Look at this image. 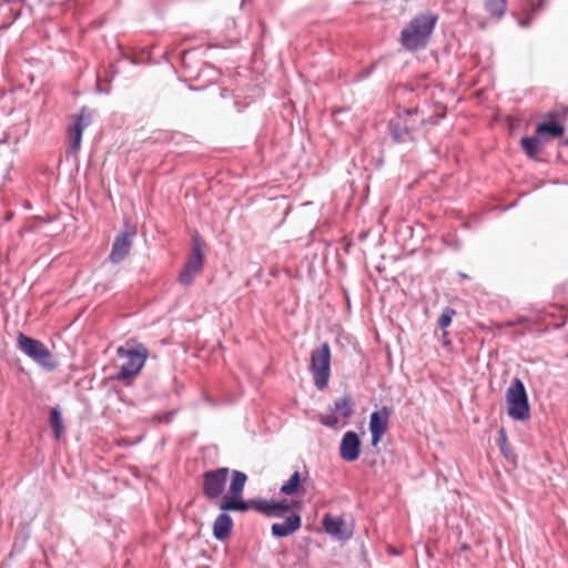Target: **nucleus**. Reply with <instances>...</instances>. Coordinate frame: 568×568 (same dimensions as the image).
<instances>
[{"label":"nucleus","mask_w":568,"mask_h":568,"mask_svg":"<svg viewBox=\"0 0 568 568\" xmlns=\"http://www.w3.org/2000/svg\"><path fill=\"white\" fill-rule=\"evenodd\" d=\"M230 475L227 467H221L207 470L203 474V494L209 499H217L222 497L219 508L223 511H246L250 508L268 517H282L287 513L291 506L284 501L267 500H250L245 501L242 497L247 476L240 471L233 470L229 490L223 495L226 480Z\"/></svg>","instance_id":"f257e3e1"},{"label":"nucleus","mask_w":568,"mask_h":568,"mask_svg":"<svg viewBox=\"0 0 568 568\" xmlns=\"http://www.w3.org/2000/svg\"><path fill=\"white\" fill-rule=\"evenodd\" d=\"M437 23V16L430 12L414 17L400 32V43L409 51L424 49Z\"/></svg>","instance_id":"f03ea898"},{"label":"nucleus","mask_w":568,"mask_h":568,"mask_svg":"<svg viewBox=\"0 0 568 568\" xmlns=\"http://www.w3.org/2000/svg\"><path fill=\"white\" fill-rule=\"evenodd\" d=\"M118 357L122 361L118 373L112 377L116 381H130L138 376L149 357L148 348L142 344L133 346H120L116 349Z\"/></svg>","instance_id":"7ed1b4c3"},{"label":"nucleus","mask_w":568,"mask_h":568,"mask_svg":"<svg viewBox=\"0 0 568 568\" xmlns=\"http://www.w3.org/2000/svg\"><path fill=\"white\" fill-rule=\"evenodd\" d=\"M508 416L515 420H526L530 417L528 396L523 382L514 378L506 390Z\"/></svg>","instance_id":"20e7f679"},{"label":"nucleus","mask_w":568,"mask_h":568,"mask_svg":"<svg viewBox=\"0 0 568 568\" xmlns=\"http://www.w3.org/2000/svg\"><path fill=\"white\" fill-rule=\"evenodd\" d=\"M17 347L43 368L50 371L55 367L51 352L42 342L19 333L17 336Z\"/></svg>","instance_id":"39448f33"},{"label":"nucleus","mask_w":568,"mask_h":568,"mask_svg":"<svg viewBox=\"0 0 568 568\" xmlns=\"http://www.w3.org/2000/svg\"><path fill=\"white\" fill-rule=\"evenodd\" d=\"M310 369L312 372L314 384L318 389H324L331 376V348L327 343L311 353Z\"/></svg>","instance_id":"423d86ee"},{"label":"nucleus","mask_w":568,"mask_h":568,"mask_svg":"<svg viewBox=\"0 0 568 568\" xmlns=\"http://www.w3.org/2000/svg\"><path fill=\"white\" fill-rule=\"evenodd\" d=\"M353 413L354 403L349 396L345 395L334 402L331 414L320 416V422L325 426L335 427L339 423V419L347 420Z\"/></svg>","instance_id":"0eeeda50"},{"label":"nucleus","mask_w":568,"mask_h":568,"mask_svg":"<svg viewBox=\"0 0 568 568\" xmlns=\"http://www.w3.org/2000/svg\"><path fill=\"white\" fill-rule=\"evenodd\" d=\"M324 530L339 540L349 539L353 535V527L341 516L326 514L323 518Z\"/></svg>","instance_id":"6e6552de"},{"label":"nucleus","mask_w":568,"mask_h":568,"mask_svg":"<svg viewBox=\"0 0 568 568\" xmlns=\"http://www.w3.org/2000/svg\"><path fill=\"white\" fill-rule=\"evenodd\" d=\"M203 263L204 256L202 251H193L179 275L180 283L185 286L190 285L202 271Z\"/></svg>","instance_id":"1a4fd4ad"},{"label":"nucleus","mask_w":568,"mask_h":568,"mask_svg":"<svg viewBox=\"0 0 568 568\" xmlns=\"http://www.w3.org/2000/svg\"><path fill=\"white\" fill-rule=\"evenodd\" d=\"M389 410L383 407L379 410H375L371 414L369 418V430L372 433V445L376 446L383 435L386 433L388 427Z\"/></svg>","instance_id":"9d476101"},{"label":"nucleus","mask_w":568,"mask_h":568,"mask_svg":"<svg viewBox=\"0 0 568 568\" xmlns=\"http://www.w3.org/2000/svg\"><path fill=\"white\" fill-rule=\"evenodd\" d=\"M361 440L355 432H346L339 445V455L346 462H354L359 457Z\"/></svg>","instance_id":"9b49d317"},{"label":"nucleus","mask_w":568,"mask_h":568,"mask_svg":"<svg viewBox=\"0 0 568 568\" xmlns=\"http://www.w3.org/2000/svg\"><path fill=\"white\" fill-rule=\"evenodd\" d=\"M302 519L297 514H291L283 523H274L271 527L275 537H286L301 528Z\"/></svg>","instance_id":"f8f14e48"},{"label":"nucleus","mask_w":568,"mask_h":568,"mask_svg":"<svg viewBox=\"0 0 568 568\" xmlns=\"http://www.w3.org/2000/svg\"><path fill=\"white\" fill-rule=\"evenodd\" d=\"M90 120L84 115V109L81 110L80 115L72 128L69 130L70 148L73 153H77L81 145L82 131L89 125Z\"/></svg>","instance_id":"ddd939ff"},{"label":"nucleus","mask_w":568,"mask_h":568,"mask_svg":"<svg viewBox=\"0 0 568 568\" xmlns=\"http://www.w3.org/2000/svg\"><path fill=\"white\" fill-rule=\"evenodd\" d=\"M233 528V520L226 514H221L216 517L213 525V535L217 540L226 539Z\"/></svg>","instance_id":"4468645a"},{"label":"nucleus","mask_w":568,"mask_h":568,"mask_svg":"<svg viewBox=\"0 0 568 568\" xmlns=\"http://www.w3.org/2000/svg\"><path fill=\"white\" fill-rule=\"evenodd\" d=\"M136 237V226L125 224L123 230L116 235L112 248H129L133 245Z\"/></svg>","instance_id":"2eb2a0df"},{"label":"nucleus","mask_w":568,"mask_h":568,"mask_svg":"<svg viewBox=\"0 0 568 568\" xmlns=\"http://www.w3.org/2000/svg\"><path fill=\"white\" fill-rule=\"evenodd\" d=\"M565 133V129L559 123L552 121L547 123H539L536 126V134L542 138L545 141L548 139L560 138Z\"/></svg>","instance_id":"dca6fc26"},{"label":"nucleus","mask_w":568,"mask_h":568,"mask_svg":"<svg viewBox=\"0 0 568 568\" xmlns=\"http://www.w3.org/2000/svg\"><path fill=\"white\" fill-rule=\"evenodd\" d=\"M545 140L536 134V136H525L520 140L523 150L529 158L535 159L541 151Z\"/></svg>","instance_id":"f3484780"},{"label":"nucleus","mask_w":568,"mask_h":568,"mask_svg":"<svg viewBox=\"0 0 568 568\" xmlns=\"http://www.w3.org/2000/svg\"><path fill=\"white\" fill-rule=\"evenodd\" d=\"M302 479L298 470L294 471L292 476L281 486L280 493L286 496H292L301 493Z\"/></svg>","instance_id":"a211bd4d"},{"label":"nucleus","mask_w":568,"mask_h":568,"mask_svg":"<svg viewBox=\"0 0 568 568\" xmlns=\"http://www.w3.org/2000/svg\"><path fill=\"white\" fill-rule=\"evenodd\" d=\"M486 11L490 17L500 19L507 9V0H484Z\"/></svg>","instance_id":"6ab92c4d"},{"label":"nucleus","mask_w":568,"mask_h":568,"mask_svg":"<svg viewBox=\"0 0 568 568\" xmlns=\"http://www.w3.org/2000/svg\"><path fill=\"white\" fill-rule=\"evenodd\" d=\"M456 315V311L452 307H445L438 318V325L443 329V337H447V332L445 331L453 321V317Z\"/></svg>","instance_id":"aec40b11"},{"label":"nucleus","mask_w":568,"mask_h":568,"mask_svg":"<svg viewBox=\"0 0 568 568\" xmlns=\"http://www.w3.org/2000/svg\"><path fill=\"white\" fill-rule=\"evenodd\" d=\"M50 424L54 430L55 438L59 439L62 436V434L64 433V426L62 423L61 415L57 408L51 409Z\"/></svg>","instance_id":"412c9836"},{"label":"nucleus","mask_w":568,"mask_h":568,"mask_svg":"<svg viewBox=\"0 0 568 568\" xmlns=\"http://www.w3.org/2000/svg\"><path fill=\"white\" fill-rule=\"evenodd\" d=\"M394 139L398 142H407L413 140V135L410 129L404 124L403 126L398 125L394 129Z\"/></svg>","instance_id":"4be33fe9"},{"label":"nucleus","mask_w":568,"mask_h":568,"mask_svg":"<svg viewBox=\"0 0 568 568\" xmlns=\"http://www.w3.org/2000/svg\"><path fill=\"white\" fill-rule=\"evenodd\" d=\"M443 116H444V113H440V114H437V115H434V116H429V118H427V119L422 118V119L419 120V123H420V124H432V125H434V124H437V123H438V120H439L440 118H443Z\"/></svg>","instance_id":"5701e85b"},{"label":"nucleus","mask_w":568,"mask_h":568,"mask_svg":"<svg viewBox=\"0 0 568 568\" xmlns=\"http://www.w3.org/2000/svg\"><path fill=\"white\" fill-rule=\"evenodd\" d=\"M128 251H111L110 258L112 262H119L126 255Z\"/></svg>","instance_id":"b1692460"},{"label":"nucleus","mask_w":568,"mask_h":568,"mask_svg":"<svg viewBox=\"0 0 568 568\" xmlns=\"http://www.w3.org/2000/svg\"><path fill=\"white\" fill-rule=\"evenodd\" d=\"M499 440L501 443L500 444V449H503L504 445L507 443V435H506L505 429H503V428L499 430Z\"/></svg>","instance_id":"393cba45"},{"label":"nucleus","mask_w":568,"mask_h":568,"mask_svg":"<svg viewBox=\"0 0 568 568\" xmlns=\"http://www.w3.org/2000/svg\"><path fill=\"white\" fill-rule=\"evenodd\" d=\"M531 22V17H527V18H523L520 20H518V24L521 27V28H526L530 24Z\"/></svg>","instance_id":"a878e982"},{"label":"nucleus","mask_w":568,"mask_h":568,"mask_svg":"<svg viewBox=\"0 0 568 568\" xmlns=\"http://www.w3.org/2000/svg\"><path fill=\"white\" fill-rule=\"evenodd\" d=\"M419 112H420L422 114L424 113V111H420V110H419V108H417V106H416V108H413V109H407V110H405V113H406L407 115H416V114H418Z\"/></svg>","instance_id":"bb28decb"},{"label":"nucleus","mask_w":568,"mask_h":568,"mask_svg":"<svg viewBox=\"0 0 568 568\" xmlns=\"http://www.w3.org/2000/svg\"><path fill=\"white\" fill-rule=\"evenodd\" d=\"M375 267H376L379 272H382V271H385V270H386V265L381 264V263L376 264V265H375Z\"/></svg>","instance_id":"cd10ccee"}]
</instances>
